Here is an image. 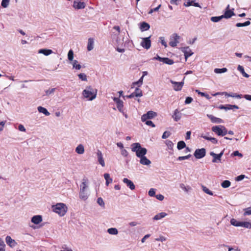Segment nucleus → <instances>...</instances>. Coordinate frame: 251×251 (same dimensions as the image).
I'll return each instance as SVG.
<instances>
[{
	"mask_svg": "<svg viewBox=\"0 0 251 251\" xmlns=\"http://www.w3.org/2000/svg\"><path fill=\"white\" fill-rule=\"evenodd\" d=\"M88 183V179L83 178L81 184L80 185L79 197L80 199L84 201L88 199L90 194Z\"/></svg>",
	"mask_w": 251,
	"mask_h": 251,
	"instance_id": "f257e3e1",
	"label": "nucleus"
},
{
	"mask_svg": "<svg viewBox=\"0 0 251 251\" xmlns=\"http://www.w3.org/2000/svg\"><path fill=\"white\" fill-rule=\"evenodd\" d=\"M98 91L92 86H87L82 91V95L87 100L92 101L97 97Z\"/></svg>",
	"mask_w": 251,
	"mask_h": 251,
	"instance_id": "f03ea898",
	"label": "nucleus"
},
{
	"mask_svg": "<svg viewBox=\"0 0 251 251\" xmlns=\"http://www.w3.org/2000/svg\"><path fill=\"white\" fill-rule=\"evenodd\" d=\"M131 151L135 152L136 155L139 158L145 156L147 152V149L142 148L139 143H133L131 145Z\"/></svg>",
	"mask_w": 251,
	"mask_h": 251,
	"instance_id": "7ed1b4c3",
	"label": "nucleus"
},
{
	"mask_svg": "<svg viewBox=\"0 0 251 251\" xmlns=\"http://www.w3.org/2000/svg\"><path fill=\"white\" fill-rule=\"evenodd\" d=\"M53 212L58 214L60 216H64L67 211V207L64 203H58L52 206Z\"/></svg>",
	"mask_w": 251,
	"mask_h": 251,
	"instance_id": "20e7f679",
	"label": "nucleus"
},
{
	"mask_svg": "<svg viewBox=\"0 0 251 251\" xmlns=\"http://www.w3.org/2000/svg\"><path fill=\"white\" fill-rule=\"evenodd\" d=\"M180 39V36L177 33H173L170 37L169 45L172 47H176L177 44L179 42Z\"/></svg>",
	"mask_w": 251,
	"mask_h": 251,
	"instance_id": "39448f33",
	"label": "nucleus"
},
{
	"mask_svg": "<svg viewBox=\"0 0 251 251\" xmlns=\"http://www.w3.org/2000/svg\"><path fill=\"white\" fill-rule=\"evenodd\" d=\"M224 154V151H222L220 153L216 154L213 151L210 152V155L213 157L212 162L213 163H220L221 162V157Z\"/></svg>",
	"mask_w": 251,
	"mask_h": 251,
	"instance_id": "423d86ee",
	"label": "nucleus"
},
{
	"mask_svg": "<svg viewBox=\"0 0 251 251\" xmlns=\"http://www.w3.org/2000/svg\"><path fill=\"white\" fill-rule=\"evenodd\" d=\"M151 37L142 38V41L140 43L141 46L144 49L148 50L151 46Z\"/></svg>",
	"mask_w": 251,
	"mask_h": 251,
	"instance_id": "0eeeda50",
	"label": "nucleus"
},
{
	"mask_svg": "<svg viewBox=\"0 0 251 251\" xmlns=\"http://www.w3.org/2000/svg\"><path fill=\"white\" fill-rule=\"evenodd\" d=\"M205 149L204 148H201L200 149L196 150L194 153V155L197 159H201L205 156Z\"/></svg>",
	"mask_w": 251,
	"mask_h": 251,
	"instance_id": "6e6552de",
	"label": "nucleus"
},
{
	"mask_svg": "<svg viewBox=\"0 0 251 251\" xmlns=\"http://www.w3.org/2000/svg\"><path fill=\"white\" fill-rule=\"evenodd\" d=\"M114 101L116 103L117 108L121 113H123L124 102L119 98L114 97L113 98Z\"/></svg>",
	"mask_w": 251,
	"mask_h": 251,
	"instance_id": "1a4fd4ad",
	"label": "nucleus"
},
{
	"mask_svg": "<svg viewBox=\"0 0 251 251\" xmlns=\"http://www.w3.org/2000/svg\"><path fill=\"white\" fill-rule=\"evenodd\" d=\"M156 113L152 111H149L146 114L142 115L141 120L142 122H145L147 119H152L156 116Z\"/></svg>",
	"mask_w": 251,
	"mask_h": 251,
	"instance_id": "9d476101",
	"label": "nucleus"
},
{
	"mask_svg": "<svg viewBox=\"0 0 251 251\" xmlns=\"http://www.w3.org/2000/svg\"><path fill=\"white\" fill-rule=\"evenodd\" d=\"M170 82L173 85L174 89L176 91L181 90L184 85L183 80L181 82H177L172 80H170Z\"/></svg>",
	"mask_w": 251,
	"mask_h": 251,
	"instance_id": "9b49d317",
	"label": "nucleus"
},
{
	"mask_svg": "<svg viewBox=\"0 0 251 251\" xmlns=\"http://www.w3.org/2000/svg\"><path fill=\"white\" fill-rule=\"evenodd\" d=\"M180 50L184 53L186 60L193 54V52L188 47L181 48Z\"/></svg>",
	"mask_w": 251,
	"mask_h": 251,
	"instance_id": "f8f14e48",
	"label": "nucleus"
},
{
	"mask_svg": "<svg viewBox=\"0 0 251 251\" xmlns=\"http://www.w3.org/2000/svg\"><path fill=\"white\" fill-rule=\"evenodd\" d=\"M6 244L11 248H13L17 245L16 242L12 239L10 236H7L5 238Z\"/></svg>",
	"mask_w": 251,
	"mask_h": 251,
	"instance_id": "ddd939ff",
	"label": "nucleus"
},
{
	"mask_svg": "<svg viewBox=\"0 0 251 251\" xmlns=\"http://www.w3.org/2000/svg\"><path fill=\"white\" fill-rule=\"evenodd\" d=\"M97 155L98 157V161L99 163L101 165L102 167L105 166V162L103 158L102 152L98 150L97 152Z\"/></svg>",
	"mask_w": 251,
	"mask_h": 251,
	"instance_id": "4468645a",
	"label": "nucleus"
},
{
	"mask_svg": "<svg viewBox=\"0 0 251 251\" xmlns=\"http://www.w3.org/2000/svg\"><path fill=\"white\" fill-rule=\"evenodd\" d=\"M222 126H214L212 127V131L215 133L218 136H221L222 135Z\"/></svg>",
	"mask_w": 251,
	"mask_h": 251,
	"instance_id": "2eb2a0df",
	"label": "nucleus"
},
{
	"mask_svg": "<svg viewBox=\"0 0 251 251\" xmlns=\"http://www.w3.org/2000/svg\"><path fill=\"white\" fill-rule=\"evenodd\" d=\"M207 116L210 119L211 122L213 123L220 124L223 123L222 119L216 117L212 115L207 114Z\"/></svg>",
	"mask_w": 251,
	"mask_h": 251,
	"instance_id": "dca6fc26",
	"label": "nucleus"
},
{
	"mask_svg": "<svg viewBox=\"0 0 251 251\" xmlns=\"http://www.w3.org/2000/svg\"><path fill=\"white\" fill-rule=\"evenodd\" d=\"M123 181L124 183L126 184V186L128 187H129V188L130 190H133L135 189V186L133 182L131 180H130L126 178H124L123 179Z\"/></svg>",
	"mask_w": 251,
	"mask_h": 251,
	"instance_id": "f3484780",
	"label": "nucleus"
},
{
	"mask_svg": "<svg viewBox=\"0 0 251 251\" xmlns=\"http://www.w3.org/2000/svg\"><path fill=\"white\" fill-rule=\"evenodd\" d=\"M73 7L76 9H83L85 7V4L83 2L74 1Z\"/></svg>",
	"mask_w": 251,
	"mask_h": 251,
	"instance_id": "a211bd4d",
	"label": "nucleus"
},
{
	"mask_svg": "<svg viewBox=\"0 0 251 251\" xmlns=\"http://www.w3.org/2000/svg\"><path fill=\"white\" fill-rule=\"evenodd\" d=\"M182 114L177 109H176L174 112V114L172 116V118L176 122L178 121L181 118Z\"/></svg>",
	"mask_w": 251,
	"mask_h": 251,
	"instance_id": "6ab92c4d",
	"label": "nucleus"
},
{
	"mask_svg": "<svg viewBox=\"0 0 251 251\" xmlns=\"http://www.w3.org/2000/svg\"><path fill=\"white\" fill-rule=\"evenodd\" d=\"M140 158L139 162L142 165L149 166L151 164V161L146 156L141 157Z\"/></svg>",
	"mask_w": 251,
	"mask_h": 251,
	"instance_id": "aec40b11",
	"label": "nucleus"
},
{
	"mask_svg": "<svg viewBox=\"0 0 251 251\" xmlns=\"http://www.w3.org/2000/svg\"><path fill=\"white\" fill-rule=\"evenodd\" d=\"M31 221L34 224H39L42 221V217L41 215H35L32 217Z\"/></svg>",
	"mask_w": 251,
	"mask_h": 251,
	"instance_id": "412c9836",
	"label": "nucleus"
},
{
	"mask_svg": "<svg viewBox=\"0 0 251 251\" xmlns=\"http://www.w3.org/2000/svg\"><path fill=\"white\" fill-rule=\"evenodd\" d=\"M167 215V214L165 212H160L156 214L153 218L152 220L153 221H158L164 218H165Z\"/></svg>",
	"mask_w": 251,
	"mask_h": 251,
	"instance_id": "4be33fe9",
	"label": "nucleus"
},
{
	"mask_svg": "<svg viewBox=\"0 0 251 251\" xmlns=\"http://www.w3.org/2000/svg\"><path fill=\"white\" fill-rule=\"evenodd\" d=\"M94 40L92 38H89L88 40L87 49L88 51H91L94 49Z\"/></svg>",
	"mask_w": 251,
	"mask_h": 251,
	"instance_id": "5701e85b",
	"label": "nucleus"
},
{
	"mask_svg": "<svg viewBox=\"0 0 251 251\" xmlns=\"http://www.w3.org/2000/svg\"><path fill=\"white\" fill-rule=\"evenodd\" d=\"M201 137L205 140L211 141L213 144H216L218 143V140L215 138L208 137L203 134H201Z\"/></svg>",
	"mask_w": 251,
	"mask_h": 251,
	"instance_id": "b1692460",
	"label": "nucleus"
},
{
	"mask_svg": "<svg viewBox=\"0 0 251 251\" xmlns=\"http://www.w3.org/2000/svg\"><path fill=\"white\" fill-rule=\"evenodd\" d=\"M234 15L233 10H225L224 14L222 16L223 18L229 19Z\"/></svg>",
	"mask_w": 251,
	"mask_h": 251,
	"instance_id": "393cba45",
	"label": "nucleus"
},
{
	"mask_svg": "<svg viewBox=\"0 0 251 251\" xmlns=\"http://www.w3.org/2000/svg\"><path fill=\"white\" fill-rule=\"evenodd\" d=\"M53 53L51 50L50 49H40L38 50V53L43 54L46 56H48Z\"/></svg>",
	"mask_w": 251,
	"mask_h": 251,
	"instance_id": "a878e982",
	"label": "nucleus"
},
{
	"mask_svg": "<svg viewBox=\"0 0 251 251\" xmlns=\"http://www.w3.org/2000/svg\"><path fill=\"white\" fill-rule=\"evenodd\" d=\"M37 110L39 112L42 113L47 116H48L50 115V113L48 111V110L46 108L43 107L42 106H38L37 107Z\"/></svg>",
	"mask_w": 251,
	"mask_h": 251,
	"instance_id": "bb28decb",
	"label": "nucleus"
},
{
	"mask_svg": "<svg viewBox=\"0 0 251 251\" xmlns=\"http://www.w3.org/2000/svg\"><path fill=\"white\" fill-rule=\"evenodd\" d=\"M150 27V25L146 22L141 23L140 29L142 31H147L149 29Z\"/></svg>",
	"mask_w": 251,
	"mask_h": 251,
	"instance_id": "cd10ccee",
	"label": "nucleus"
},
{
	"mask_svg": "<svg viewBox=\"0 0 251 251\" xmlns=\"http://www.w3.org/2000/svg\"><path fill=\"white\" fill-rule=\"evenodd\" d=\"M75 152L79 154H83L84 152L83 145L82 144L78 145L75 148Z\"/></svg>",
	"mask_w": 251,
	"mask_h": 251,
	"instance_id": "c85d7f7f",
	"label": "nucleus"
},
{
	"mask_svg": "<svg viewBox=\"0 0 251 251\" xmlns=\"http://www.w3.org/2000/svg\"><path fill=\"white\" fill-rule=\"evenodd\" d=\"M70 63L72 65L73 68L75 70H79L81 68V65L78 63V61L76 60L72 61L70 62Z\"/></svg>",
	"mask_w": 251,
	"mask_h": 251,
	"instance_id": "c756f323",
	"label": "nucleus"
},
{
	"mask_svg": "<svg viewBox=\"0 0 251 251\" xmlns=\"http://www.w3.org/2000/svg\"><path fill=\"white\" fill-rule=\"evenodd\" d=\"M184 5L186 7L190 6L191 5H193L195 7H200V5L198 2H195L194 1H188L184 3Z\"/></svg>",
	"mask_w": 251,
	"mask_h": 251,
	"instance_id": "7c9ffc66",
	"label": "nucleus"
},
{
	"mask_svg": "<svg viewBox=\"0 0 251 251\" xmlns=\"http://www.w3.org/2000/svg\"><path fill=\"white\" fill-rule=\"evenodd\" d=\"M107 232L110 235H116L118 233V229L115 227H111L107 229Z\"/></svg>",
	"mask_w": 251,
	"mask_h": 251,
	"instance_id": "2f4dec72",
	"label": "nucleus"
},
{
	"mask_svg": "<svg viewBox=\"0 0 251 251\" xmlns=\"http://www.w3.org/2000/svg\"><path fill=\"white\" fill-rule=\"evenodd\" d=\"M104 177L106 180L105 184L106 186H108L109 184V183L112 182V179L110 177V175L109 174H104Z\"/></svg>",
	"mask_w": 251,
	"mask_h": 251,
	"instance_id": "473e14b6",
	"label": "nucleus"
},
{
	"mask_svg": "<svg viewBox=\"0 0 251 251\" xmlns=\"http://www.w3.org/2000/svg\"><path fill=\"white\" fill-rule=\"evenodd\" d=\"M237 70L241 72L242 75L245 77L248 78L249 77V75L247 74L244 71V69L243 66L241 65H238L237 67Z\"/></svg>",
	"mask_w": 251,
	"mask_h": 251,
	"instance_id": "72a5a7b5",
	"label": "nucleus"
},
{
	"mask_svg": "<svg viewBox=\"0 0 251 251\" xmlns=\"http://www.w3.org/2000/svg\"><path fill=\"white\" fill-rule=\"evenodd\" d=\"M134 96L136 97H141L143 96L142 90L138 87H136L133 92Z\"/></svg>",
	"mask_w": 251,
	"mask_h": 251,
	"instance_id": "f704fd0d",
	"label": "nucleus"
},
{
	"mask_svg": "<svg viewBox=\"0 0 251 251\" xmlns=\"http://www.w3.org/2000/svg\"><path fill=\"white\" fill-rule=\"evenodd\" d=\"M240 226L247 228H251V223L250 222H241Z\"/></svg>",
	"mask_w": 251,
	"mask_h": 251,
	"instance_id": "c9c22d12",
	"label": "nucleus"
},
{
	"mask_svg": "<svg viewBox=\"0 0 251 251\" xmlns=\"http://www.w3.org/2000/svg\"><path fill=\"white\" fill-rule=\"evenodd\" d=\"M227 71V69L226 68H223L221 69L215 68L214 72L216 74H222L226 73Z\"/></svg>",
	"mask_w": 251,
	"mask_h": 251,
	"instance_id": "e433bc0d",
	"label": "nucleus"
},
{
	"mask_svg": "<svg viewBox=\"0 0 251 251\" xmlns=\"http://www.w3.org/2000/svg\"><path fill=\"white\" fill-rule=\"evenodd\" d=\"M185 147H186V144L184 141H180L177 143V148L178 150H182Z\"/></svg>",
	"mask_w": 251,
	"mask_h": 251,
	"instance_id": "4c0bfd02",
	"label": "nucleus"
},
{
	"mask_svg": "<svg viewBox=\"0 0 251 251\" xmlns=\"http://www.w3.org/2000/svg\"><path fill=\"white\" fill-rule=\"evenodd\" d=\"M201 188L202 191L206 194L209 195L210 196L213 195V193L211 191H210L208 188H207L206 186L202 185Z\"/></svg>",
	"mask_w": 251,
	"mask_h": 251,
	"instance_id": "58836bf2",
	"label": "nucleus"
},
{
	"mask_svg": "<svg viewBox=\"0 0 251 251\" xmlns=\"http://www.w3.org/2000/svg\"><path fill=\"white\" fill-rule=\"evenodd\" d=\"M180 187L183 190H184L185 192H189L191 190V188L189 186H185L184 184L181 183L180 184Z\"/></svg>",
	"mask_w": 251,
	"mask_h": 251,
	"instance_id": "ea45409f",
	"label": "nucleus"
},
{
	"mask_svg": "<svg viewBox=\"0 0 251 251\" xmlns=\"http://www.w3.org/2000/svg\"><path fill=\"white\" fill-rule=\"evenodd\" d=\"M223 19V17L222 15H221L220 16L212 17H211L210 20L213 22L217 23V22H219Z\"/></svg>",
	"mask_w": 251,
	"mask_h": 251,
	"instance_id": "a19ab883",
	"label": "nucleus"
},
{
	"mask_svg": "<svg viewBox=\"0 0 251 251\" xmlns=\"http://www.w3.org/2000/svg\"><path fill=\"white\" fill-rule=\"evenodd\" d=\"M56 88H50L48 90L45 91V95L47 96H50L54 94Z\"/></svg>",
	"mask_w": 251,
	"mask_h": 251,
	"instance_id": "79ce46f5",
	"label": "nucleus"
},
{
	"mask_svg": "<svg viewBox=\"0 0 251 251\" xmlns=\"http://www.w3.org/2000/svg\"><path fill=\"white\" fill-rule=\"evenodd\" d=\"M162 62L168 65H172L174 63V61L172 59H171L168 57H164Z\"/></svg>",
	"mask_w": 251,
	"mask_h": 251,
	"instance_id": "37998d69",
	"label": "nucleus"
},
{
	"mask_svg": "<svg viewBox=\"0 0 251 251\" xmlns=\"http://www.w3.org/2000/svg\"><path fill=\"white\" fill-rule=\"evenodd\" d=\"M167 240V238L162 235H159L157 238L154 239L155 241H160L161 242Z\"/></svg>",
	"mask_w": 251,
	"mask_h": 251,
	"instance_id": "c03bdc74",
	"label": "nucleus"
},
{
	"mask_svg": "<svg viewBox=\"0 0 251 251\" xmlns=\"http://www.w3.org/2000/svg\"><path fill=\"white\" fill-rule=\"evenodd\" d=\"M223 246L228 248V251H241V250L237 247H232L226 245H223Z\"/></svg>",
	"mask_w": 251,
	"mask_h": 251,
	"instance_id": "a18cd8bd",
	"label": "nucleus"
},
{
	"mask_svg": "<svg viewBox=\"0 0 251 251\" xmlns=\"http://www.w3.org/2000/svg\"><path fill=\"white\" fill-rule=\"evenodd\" d=\"M241 222L237 221L236 219L232 218L230 220V224L235 226H240Z\"/></svg>",
	"mask_w": 251,
	"mask_h": 251,
	"instance_id": "49530a36",
	"label": "nucleus"
},
{
	"mask_svg": "<svg viewBox=\"0 0 251 251\" xmlns=\"http://www.w3.org/2000/svg\"><path fill=\"white\" fill-rule=\"evenodd\" d=\"M74 58V52L72 50H70L68 53V59L70 61H73Z\"/></svg>",
	"mask_w": 251,
	"mask_h": 251,
	"instance_id": "de8ad7c7",
	"label": "nucleus"
},
{
	"mask_svg": "<svg viewBox=\"0 0 251 251\" xmlns=\"http://www.w3.org/2000/svg\"><path fill=\"white\" fill-rule=\"evenodd\" d=\"M231 183L228 180H224L222 183L221 186L224 188H228L230 186Z\"/></svg>",
	"mask_w": 251,
	"mask_h": 251,
	"instance_id": "09e8293b",
	"label": "nucleus"
},
{
	"mask_svg": "<svg viewBox=\"0 0 251 251\" xmlns=\"http://www.w3.org/2000/svg\"><path fill=\"white\" fill-rule=\"evenodd\" d=\"M78 76L79 79L82 81H87V75L84 73H81L78 75Z\"/></svg>",
	"mask_w": 251,
	"mask_h": 251,
	"instance_id": "8fccbe9b",
	"label": "nucleus"
},
{
	"mask_svg": "<svg viewBox=\"0 0 251 251\" xmlns=\"http://www.w3.org/2000/svg\"><path fill=\"white\" fill-rule=\"evenodd\" d=\"M196 92H197L199 95H201V96L205 97L207 100H209L211 98L209 95L204 93L201 92L198 90H196Z\"/></svg>",
	"mask_w": 251,
	"mask_h": 251,
	"instance_id": "3c124183",
	"label": "nucleus"
},
{
	"mask_svg": "<svg viewBox=\"0 0 251 251\" xmlns=\"http://www.w3.org/2000/svg\"><path fill=\"white\" fill-rule=\"evenodd\" d=\"M9 0H2L1 2V6L3 8H6L9 4Z\"/></svg>",
	"mask_w": 251,
	"mask_h": 251,
	"instance_id": "603ef678",
	"label": "nucleus"
},
{
	"mask_svg": "<svg viewBox=\"0 0 251 251\" xmlns=\"http://www.w3.org/2000/svg\"><path fill=\"white\" fill-rule=\"evenodd\" d=\"M142 84H143V83L141 82V81L138 80L137 81L134 82L132 83V85H131V88H136L135 87L136 86H137V87L139 88Z\"/></svg>",
	"mask_w": 251,
	"mask_h": 251,
	"instance_id": "864d4df0",
	"label": "nucleus"
},
{
	"mask_svg": "<svg viewBox=\"0 0 251 251\" xmlns=\"http://www.w3.org/2000/svg\"><path fill=\"white\" fill-rule=\"evenodd\" d=\"M224 95L226 97H230V95H231V94H229L226 92H217L216 93H215L214 94H213L212 95L213 96H216L217 95Z\"/></svg>",
	"mask_w": 251,
	"mask_h": 251,
	"instance_id": "5fc2aeb1",
	"label": "nucleus"
},
{
	"mask_svg": "<svg viewBox=\"0 0 251 251\" xmlns=\"http://www.w3.org/2000/svg\"><path fill=\"white\" fill-rule=\"evenodd\" d=\"M165 144H166V145H167V146L168 147V148L169 149H173V146H174V144H173V143L171 141H170V140H166L165 141Z\"/></svg>",
	"mask_w": 251,
	"mask_h": 251,
	"instance_id": "6e6d98bb",
	"label": "nucleus"
},
{
	"mask_svg": "<svg viewBox=\"0 0 251 251\" xmlns=\"http://www.w3.org/2000/svg\"><path fill=\"white\" fill-rule=\"evenodd\" d=\"M5 245L3 241L0 238V251H5Z\"/></svg>",
	"mask_w": 251,
	"mask_h": 251,
	"instance_id": "4d7b16f0",
	"label": "nucleus"
},
{
	"mask_svg": "<svg viewBox=\"0 0 251 251\" xmlns=\"http://www.w3.org/2000/svg\"><path fill=\"white\" fill-rule=\"evenodd\" d=\"M191 156V155L190 154H188L187 155H186V156H179L177 158V160H178V161H182V160H183L188 159Z\"/></svg>",
	"mask_w": 251,
	"mask_h": 251,
	"instance_id": "13d9d810",
	"label": "nucleus"
},
{
	"mask_svg": "<svg viewBox=\"0 0 251 251\" xmlns=\"http://www.w3.org/2000/svg\"><path fill=\"white\" fill-rule=\"evenodd\" d=\"M149 195L151 197H155V189L154 188H151L150 189L148 192Z\"/></svg>",
	"mask_w": 251,
	"mask_h": 251,
	"instance_id": "bf43d9fd",
	"label": "nucleus"
},
{
	"mask_svg": "<svg viewBox=\"0 0 251 251\" xmlns=\"http://www.w3.org/2000/svg\"><path fill=\"white\" fill-rule=\"evenodd\" d=\"M161 5L159 4L156 7H155L154 8L151 9L150 10V11H149V14H151L153 12H156V11H158V10L161 7Z\"/></svg>",
	"mask_w": 251,
	"mask_h": 251,
	"instance_id": "052dcab7",
	"label": "nucleus"
},
{
	"mask_svg": "<svg viewBox=\"0 0 251 251\" xmlns=\"http://www.w3.org/2000/svg\"><path fill=\"white\" fill-rule=\"evenodd\" d=\"M244 210H245V212L244 214V216L251 215V207H248V208H245L244 209Z\"/></svg>",
	"mask_w": 251,
	"mask_h": 251,
	"instance_id": "680f3d73",
	"label": "nucleus"
},
{
	"mask_svg": "<svg viewBox=\"0 0 251 251\" xmlns=\"http://www.w3.org/2000/svg\"><path fill=\"white\" fill-rule=\"evenodd\" d=\"M220 108L222 109H225L226 110L231 109V104H227L226 105H221Z\"/></svg>",
	"mask_w": 251,
	"mask_h": 251,
	"instance_id": "e2e57ef3",
	"label": "nucleus"
},
{
	"mask_svg": "<svg viewBox=\"0 0 251 251\" xmlns=\"http://www.w3.org/2000/svg\"><path fill=\"white\" fill-rule=\"evenodd\" d=\"M159 40L161 44L164 46L165 48L167 47V44L166 41H165V39L163 37H160L159 38Z\"/></svg>",
	"mask_w": 251,
	"mask_h": 251,
	"instance_id": "0e129e2a",
	"label": "nucleus"
},
{
	"mask_svg": "<svg viewBox=\"0 0 251 251\" xmlns=\"http://www.w3.org/2000/svg\"><path fill=\"white\" fill-rule=\"evenodd\" d=\"M97 202L101 206H104V202L103 199L101 198H99L97 200Z\"/></svg>",
	"mask_w": 251,
	"mask_h": 251,
	"instance_id": "69168bd1",
	"label": "nucleus"
},
{
	"mask_svg": "<svg viewBox=\"0 0 251 251\" xmlns=\"http://www.w3.org/2000/svg\"><path fill=\"white\" fill-rule=\"evenodd\" d=\"M170 135V133L169 131H165L162 136V139H166Z\"/></svg>",
	"mask_w": 251,
	"mask_h": 251,
	"instance_id": "338daca9",
	"label": "nucleus"
},
{
	"mask_svg": "<svg viewBox=\"0 0 251 251\" xmlns=\"http://www.w3.org/2000/svg\"><path fill=\"white\" fill-rule=\"evenodd\" d=\"M193 100V99L191 97H188L186 98V100H185V103L186 104H189L192 102Z\"/></svg>",
	"mask_w": 251,
	"mask_h": 251,
	"instance_id": "774afa93",
	"label": "nucleus"
}]
</instances>
